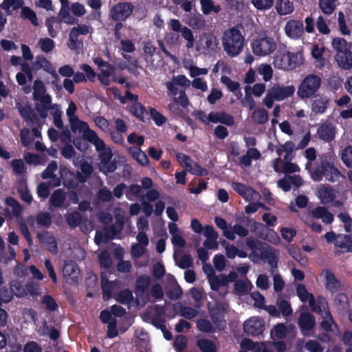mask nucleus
Here are the masks:
<instances>
[{
    "label": "nucleus",
    "instance_id": "21",
    "mask_svg": "<svg viewBox=\"0 0 352 352\" xmlns=\"http://www.w3.org/2000/svg\"><path fill=\"white\" fill-rule=\"evenodd\" d=\"M271 91L274 100L281 101L292 96L294 94L295 88L293 85L286 87L274 86L271 89Z\"/></svg>",
    "mask_w": 352,
    "mask_h": 352
},
{
    "label": "nucleus",
    "instance_id": "46",
    "mask_svg": "<svg viewBox=\"0 0 352 352\" xmlns=\"http://www.w3.org/2000/svg\"><path fill=\"white\" fill-rule=\"evenodd\" d=\"M252 117L255 123L263 124L268 120V112L265 109L260 108L252 112Z\"/></svg>",
    "mask_w": 352,
    "mask_h": 352
},
{
    "label": "nucleus",
    "instance_id": "47",
    "mask_svg": "<svg viewBox=\"0 0 352 352\" xmlns=\"http://www.w3.org/2000/svg\"><path fill=\"white\" fill-rule=\"evenodd\" d=\"M129 111L138 120L145 122L144 115L146 113L145 107L139 102H134L130 107Z\"/></svg>",
    "mask_w": 352,
    "mask_h": 352
},
{
    "label": "nucleus",
    "instance_id": "13",
    "mask_svg": "<svg viewBox=\"0 0 352 352\" xmlns=\"http://www.w3.org/2000/svg\"><path fill=\"white\" fill-rule=\"evenodd\" d=\"M45 92L46 89L43 81L40 79L35 80L33 85V99L42 104H51L52 98Z\"/></svg>",
    "mask_w": 352,
    "mask_h": 352
},
{
    "label": "nucleus",
    "instance_id": "35",
    "mask_svg": "<svg viewBox=\"0 0 352 352\" xmlns=\"http://www.w3.org/2000/svg\"><path fill=\"white\" fill-rule=\"evenodd\" d=\"M129 153L133 158L141 166H146L149 164V160L146 154L139 147H130Z\"/></svg>",
    "mask_w": 352,
    "mask_h": 352
},
{
    "label": "nucleus",
    "instance_id": "59",
    "mask_svg": "<svg viewBox=\"0 0 352 352\" xmlns=\"http://www.w3.org/2000/svg\"><path fill=\"white\" fill-rule=\"evenodd\" d=\"M41 303L45 306V308L50 311H54L58 308L56 301L50 295H45L42 298Z\"/></svg>",
    "mask_w": 352,
    "mask_h": 352
},
{
    "label": "nucleus",
    "instance_id": "44",
    "mask_svg": "<svg viewBox=\"0 0 352 352\" xmlns=\"http://www.w3.org/2000/svg\"><path fill=\"white\" fill-rule=\"evenodd\" d=\"M5 203L7 206L12 208V214L15 217H19L23 212V207L19 202L12 197H8Z\"/></svg>",
    "mask_w": 352,
    "mask_h": 352
},
{
    "label": "nucleus",
    "instance_id": "42",
    "mask_svg": "<svg viewBox=\"0 0 352 352\" xmlns=\"http://www.w3.org/2000/svg\"><path fill=\"white\" fill-rule=\"evenodd\" d=\"M248 221L249 223L248 225H250V230L254 232L257 236L262 239L268 228L265 224L261 222H256L252 219H248Z\"/></svg>",
    "mask_w": 352,
    "mask_h": 352
},
{
    "label": "nucleus",
    "instance_id": "50",
    "mask_svg": "<svg viewBox=\"0 0 352 352\" xmlns=\"http://www.w3.org/2000/svg\"><path fill=\"white\" fill-rule=\"evenodd\" d=\"M333 48L339 54L340 52H346L350 50L346 41L343 38H334L332 41Z\"/></svg>",
    "mask_w": 352,
    "mask_h": 352
},
{
    "label": "nucleus",
    "instance_id": "23",
    "mask_svg": "<svg viewBox=\"0 0 352 352\" xmlns=\"http://www.w3.org/2000/svg\"><path fill=\"white\" fill-rule=\"evenodd\" d=\"M63 273L65 277H68L74 281H78L80 271L74 261H69L65 263Z\"/></svg>",
    "mask_w": 352,
    "mask_h": 352
},
{
    "label": "nucleus",
    "instance_id": "1",
    "mask_svg": "<svg viewBox=\"0 0 352 352\" xmlns=\"http://www.w3.org/2000/svg\"><path fill=\"white\" fill-rule=\"evenodd\" d=\"M245 243L252 250L250 256L255 257L256 260L267 261L272 267V274L276 270L278 259L276 254L270 249L269 245L265 246L261 241L252 237H248Z\"/></svg>",
    "mask_w": 352,
    "mask_h": 352
},
{
    "label": "nucleus",
    "instance_id": "38",
    "mask_svg": "<svg viewBox=\"0 0 352 352\" xmlns=\"http://www.w3.org/2000/svg\"><path fill=\"white\" fill-rule=\"evenodd\" d=\"M101 288L104 300H109L111 297L113 283L103 273L101 274Z\"/></svg>",
    "mask_w": 352,
    "mask_h": 352
},
{
    "label": "nucleus",
    "instance_id": "34",
    "mask_svg": "<svg viewBox=\"0 0 352 352\" xmlns=\"http://www.w3.org/2000/svg\"><path fill=\"white\" fill-rule=\"evenodd\" d=\"M65 200L66 195L65 192L59 188L52 192L49 202L53 207L59 208L63 206Z\"/></svg>",
    "mask_w": 352,
    "mask_h": 352
},
{
    "label": "nucleus",
    "instance_id": "14",
    "mask_svg": "<svg viewBox=\"0 0 352 352\" xmlns=\"http://www.w3.org/2000/svg\"><path fill=\"white\" fill-rule=\"evenodd\" d=\"M151 285V278L146 274H142L136 278L135 285V293L139 298L146 296L148 297V289Z\"/></svg>",
    "mask_w": 352,
    "mask_h": 352
},
{
    "label": "nucleus",
    "instance_id": "54",
    "mask_svg": "<svg viewBox=\"0 0 352 352\" xmlns=\"http://www.w3.org/2000/svg\"><path fill=\"white\" fill-rule=\"evenodd\" d=\"M187 170L192 175L197 176H206L208 175V170L203 168L198 163L192 161L190 167H188Z\"/></svg>",
    "mask_w": 352,
    "mask_h": 352
},
{
    "label": "nucleus",
    "instance_id": "2",
    "mask_svg": "<svg viewBox=\"0 0 352 352\" xmlns=\"http://www.w3.org/2000/svg\"><path fill=\"white\" fill-rule=\"evenodd\" d=\"M224 51L230 57L238 56L243 48L244 38L236 28L226 30L222 36Z\"/></svg>",
    "mask_w": 352,
    "mask_h": 352
},
{
    "label": "nucleus",
    "instance_id": "26",
    "mask_svg": "<svg viewBox=\"0 0 352 352\" xmlns=\"http://www.w3.org/2000/svg\"><path fill=\"white\" fill-rule=\"evenodd\" d=\"M325 272V287L331 293L337 292L341 287L340 282L335 276V275L329 270Z\"/></svg>",
    "mask_w": 352,
    "mask_h": 352
},
{
    "label": "nucleus",
    "instance_id": "7",
    "mask_svg": "<svg viewBox=\"0 0 352 352\" xmlns=\"http://www.w3.org/2000/svg\"><path fill=\"white\" fill-rule=\"evenodd\" d=\"M253 53L256 56H266L276 49L274 38L268 36L257 38L252 43Z\"/></svg>",
    "mask_w": 352,
    "mask_h": 352
},
{
    "label": "nucleus",
    "instance_id": "28",
    "mask_svg": "<svg viewBox=\"0 0 352 352\" xmlns=\"http://www.w3.org/2000/svg\"><path fill=\"white\" fill-rule=\"evenodd\" d=\"M322 320L320 322V327L325 332H333L332 326L336 329L338 328L329 309L324 311V314H322Z\"/></svg>",
    "mask_w": 352,
    "mask_h": 352
},
{
    "label": "nucleus",
    "instance_id": "17",
    "mask_svg": "<svg viewBox=\"0 0 352 352\" xmlns=\"http://www.w3.org/2000/svg\"><path fill=\"white\" fill-rule=\"evenodd\" d=\"M298 324L301 330L302 333L306 336L307 331L313 329L316 325V320L314 316L309 312H302L300 314Z\"/></svg>",
    "mask_w": 352,
    "mask_h": 352
},
{
    "label": "nucleus",
    "instance_id": "61",
    "mask_svg": "<svg viewBox=\"0 0 352 352\" xmlns=\"http://www.w3.org/2000/svg\"><path fill=\"white\" fill-rule=\"evenodd\" d=\"M262 239L274 245H278L280 242V239L278 234L270 228H267Z\"/></svg>",
    "mask_w": 352,
    "mask_h": 352
},
{
    "label": "nucleus",
    "instance_id": "6",
    "mask_svg": "<svg viewBox=\"0 0 352 352\" xmlns=\"http://www.w3.org/2000/svg\"><path fill=\"white\" fill-rule=\"evenodd\" d=\"M210 318L213 324L220 330L224 329L226 325L225 314L227 308L224 303L216 302L212 306L208 305Z\"/></svg>",
    "mask_w": 352,
    "mask_h": 352
},
{
    "label": "nucleus",
    "instance_id": "45",
    "mask_svg": "<svg viewBox=\"0 0 352 352\" xmlns=\"http://www.w3.org/2000/svg\"><path fill=\"white\" fill-rule=\"evenodd\" d=\"M21 14L23 19H28L34 26L36 27L39 25L35 12L30 8L28 6L23 7Z\"/></svg>",
    "mask_w": 352,
    "mask_h": 352
},
{
    "label": "nucleus",
    "instance_id": "60",
    "mask_svg": "<svg viewBox=\"0 0 352 352\" xmlns=\"http://www.w3.org/2000/svg\"><path fill=\"white\" fill-rule=\"evenodd\" d=\"M98 260L102 267L108 269L110 268L112 265V259L111 255L107 250H104L100 254Z\"/></svg>",
    "mask_w": 352,
    "mask_h": 352
},
{
    "label": "nucleus",
    "instance_id": "19",
    "mask_svg": "<svg viewBox=\"0 0 352 352\" xmlns=\"http://www.w3.org/2000/svg\"><path fill=\"white\" fill-rule=\"evenodd\" d=\"M330 100L325 96L315 95L311 102V111L316 114L324 113L329 104Z\"/></svg>",
    "mask_w": 352,
    "mask_h": 352
},
{
    "label": "nucleus",
    "instance_id": "53",
    "mask_svg": "<svg viewBox=\"0 0 352 352\" xmlns=\"http://www.w3.org/2000/svg\"><path fill=\"white\" fill-rule=\"evenodd\" d=\"M259 74L263 76V78L265 82L270 80L273 76V69L270 65L263 63L258 67Z\"/></svg>",
    "mask_w": 352,
    "mask_h": 352
},
{
    "label": "nucleus",
    "instance_id": "39",
    "mask_svg": "<svg viewBox=\"0 0 352 352\" xmlns=\"http://www.w3.org/2000/svg\"><path fill=\"white\" fill-rule=\"evenodd\" d=\"M17 192L19 194L22 201L30 204L32 201V197L30 194L25 182H20L17 184Z\"/></svg>",
    "mask_w": 352,
    "mask_h": 352
},
{
    "label": "nucleus",
    "instance_id": "55",
    "mask_svg": "<svg viewBox=\"0 0 352 352\" xmlns=\"http://www.w3.org/2000/svg\"><path fill=\"white\" fill-rule=\"evenodd\" d=\"M69 121L70 122L71 130L74 133H76L77 131L82 132L88 126V124L86 122L80 120L78 116H75L73 119H70Z\"/></svg>",
    "mask_w": 352,
    "mask_h": 352
},
{
    "label": "nucleus",
    "instance_id": "37",
    "mask_svg": "<svg viewBox=\"0 0 352 352\" xmlns=\"http://www.w3.org/2000/svg\"><path fill=\"white\" fill-rule=\"evenodd\" d=\"M276 10L280 15L290 14L294 10L293 3L289 0H278L276 4Z\"/></svg>",
    "mask_w": 352,
    "mask_h": 352
},
{
    "label": "nucleus",
    "instance_id": "63",
    "mask_svg": "<svg viewBox=\"0 0 352 352\" xmlns=\"http://www.w3.org/2000/svg\"><path fill=\"white\" fill-rule=\"evenodd\" d=\"M81 220V214L78 212H72L66 217L67 223L73 228L77 227L80 223Z\"/></svg>",
    "mask_w": 352,
    "mask_h": 352
},
{
    "label": "nucleus",
    "instance_id": "58",
    "mask_svg": "<svg viewBox=\"0 0 352 352\" xmlns=\"http://www.w3.org/2000/svg\"><path fill=\"white\" fill-rule=\"evenodd\" d=\"M341 159L348 168H352V146H347L342 150Z\"/></svg>",
    "mask_w": 352,
    "mask_h": 352
},
{
    "label": "nucleus",
    "instance_id": "32",
    "mask_svg": "<svg viewBox=\"0 0 352 352\" xmlns=\"http://www.w3.org/2000/svg\"><path fill=\"white\" fill-rule=\"evenodd\" d=\"M19 112L24 120L30 126L34 124L39 120L38 116L30 106L21 107Z\"/></svg>",
    "mask_w": 352,
    "mask_h": 352
},
{
    "label": "nucleus",
    "instance_id": "29",
    "mask_svg": "<svg viewBox=\"0 0 352 352\" xmlns=\"http://www.w3.org/2000/svg\"><path fill=\"white\" fill-rule=\"evenodd\" d=\"M232 188L235 192L245 199L252 197L256 190L251 186L239 182H233Z\"/></svg>",
    "mask_w": 352,
    "mask_h": 352
},
{
    "label": "nucleus",
    "instance_id": "27",
    "mask_svg": "<svg viewBox=\"0 0 352 352\" xmlns=\"http://www.w3.org/2000/svg\"><path fill=\"white\" fill-rule=\"evenodd\" d=\"M336 58L338 65L344 69H350L352 67V52L350 50L336 54Z\"/></svg>",
    "mask_w": 352,
    "mask_h": 352
},
{
    "label": "nucleus",
    "instance_id": "20",
    "mask_svg": "<svg viewBox=\"0 0 352 352\" xmlns=\"http://www.w3.org/2000/svg\"><path fill=\"white\" fill-rule=\"evenodd\" d=\"M324 237L328 243H333L335 246L342 250L346 248V242L350 239V234H336L334 232H327Z\"/></svg>",
    "mask_w": 352,
    "mask_h": 352
},
{
    "label": "nucleus",
    "instance_id": "31",
    "mask_svg": "<svg viewBox=\"0 0 352 352\" xmlns=\"http://www.w3.org/2000/svg\"><path fill=\"white\" fill-rule=\"evenodd\" d=\"M201 10L204 15L211 14H218L221 8L219 5H216L213 0H200Z\"/></svg>",
    "mask_w": 352,
    "mask_h": 352
},
{
    "label": "nucleus",
    "instance_id": "22",
    "mask_svg": "<svg viewBox=\"0 0 352 352\" xmlns=\"http://www.w3.org/2000/svg\"><path fill=\"white\" fill-rule=\"evenodd\" d=\"M317 134L320 140L329 142L334 139V127L331 124L322 123L317 129Z\"/></svg>",
    "mask_w": 352,
    "mask_h": 352
},
{
    "label": "nucleus",
    "instance_id": "24",
    "mask_svg": "<svg viewBox=\"0 0 352 352\" xmlns=\"http://www.w3.org/2000/svg\"><path fill=\"white\" fill-rule=\"evenodd\" d=\"M63 184L68 189L76 188L78 186L76 175L72 170L63 168L60 170Z\"/></svg>",
    "mask_w": 352,
    "mask_h": 352
},
{
    "label": "nucleus",
    "instance_id": "5",
    "mask_svg": "<svg viewBox=\"0 0 352 352\" xmlns=\"http://www.w3.org/2000/svg\"><path fill=\"white\" fill-rule=\"evenodd\" d=\"M301 64V60L297 53L287 52L276 54L273 60L275 68L289 71L296 69Z\"/></svg>",
    "mask_w": 352,
    "mask_h": 352
},
{
    "label": "nucleus",
    "instance_id": "11",
    "mask_svg": "<svg viewBox=\"0 0 352 352\" xmlns=\"http://www.w3.org/2000/svg\"><path fill=\"white\" fill-rule=\"evenodd\" d=\"M219 39L212 32L204 33L196 46L197 50H207L208 52H216L219 47Z\"/></svg>",
    "mask_w": 352,
    "mask_h": 352
},
{
    "label": "nucleus",
    "instance_id": "36",
    "mask_svg": "<svg viewBox=\"0 0 352 352\" xmlns=\"http://www.w3.org/2000/svg\"><path fill=\"white\" fill-rule=\"evenodd\" d=\"M188 24L194 30H199L204 28L206 21L201 14H190L188 18Z\"/></svg>",
    "mask_w": 352,
    "mask_h": 352
},
{
    "label": "nucleus",
    "instance_id": "43",
    "mask_svg": "<svg viewBox=\"0 0 352 352\" xmlns=\"http://www.w3.org/2000/svg\"><path fill=\"white\" fill-rule=\"evenodd\" d=\"M36 222L41 227L49 228L52 223V215L48 212H40L36 215Z\"/></svg>",
    "mask_w": 352,
    "mask_h": 352
},
{
    "label": "nucleus",
    "instance_id": "51",
    "mask_svg": "<svg viewBox=\"0 0 352 352\" xmlns=\"http://www.w3.org/2000/svg\"><path fill=\"white\" fill-rule=\"evenodd\" d=\"M320 198L323 204H329L335 199V194L333 190L330 188L324 187L319 192Z\"/></svg>",
    "mask_w": 352,
    "mask_h": 352
},
{
    "label": "nucleus",
    "instance_id": "16",
    "mask_svg": "<svg viewBox=\"0 0 352 352\" xmlns=\"http://www.w3.org/2000/svg\"><path fill=\"white\" fill-rule=\"evenodd\" d=\"M37 239L40 243L43 244L45 248L52 254H56L58 253V246L56 239L49 234L48 232H38Z\"/></svg>",
    "mask_w": 352,
    "mask_h": 352
},
{
    "label": "nucleus",
    "instance_id": "15",
    "mask_svg": "<svg viewBox=\"0 0 352 352\" xmlns=\"http://www.w3.org/2000/svg\"><path fill=\"white\" fill-rule=\"evenodd\" d=\"M286 34L292 38H300L304 32V27L302 21L290 19L285 25Z\"/></svg>",
    "mask_w": 352,
    "mask_h": 352
},
{
    "label": "nucleus",
    "instance_id": "49",
    "mask_svg": "<svg viewBox=\"0 0 352 352\" xmlns=\"http://www.w3.org/2000/svg\"><path fill=\"white\" fill-rule=\"evenodd\" d=\"M336 0H319V7L324 14H331L336 9Z\"/></svg>",
    "mask_w": 352,
    "mask_h": 352
},
{
    "label": "nucleus",
    "instance_id": "25",
    "mask_svg": "<svg viewBox=\"0 0 352 352\" xmlns=\"http://www.w3.org/2000/svg\"><path fill=\"white\" fill-rule=\"evenodd\" d=\"M124 228V221L121 219L116 218V222L110 226L104 229V237L106 241L109 239H113L114 237L120 234Z\"/></svg>",
    "mask_w": 352,
    "mask_h": 352
},
{
    "label": "nucleus",
    "instance_id": "30",
    "mask_svg": "<svg viewBox=\"0 0 352 352\" xmlns=\"http://www.w3.org/2000/svg\"><path fill=\"white\" fill-rule=\"evenodd\" d=\"M174 309L177 314L188 320H191L198 315V311L196 309L183 306L181 303L175 304Z\"/></svg>",
    "mask_w": 352,
    "mask_h": 352
},
{
    "label": "nucleus",
    "instance_id": "12",
    "mask_svg": "<svg viewBox=\"0 0 352 352\" xmlns=\"http://www.w3.org/2000/svg\"><path fill=\"white\" fill-rule=\"evenodd\" d=\"M244 331L251 336H258L265 330V322L258 317H254L247 320L243 324Z\"/></svg>",
    "mask_w": 352,
    "mask_h": 352
},
{
    "label": "nucleus",
    "instance_id": "4",
    "mask_svg": "<svg viewBox=\"0 0 352 352\" xmlns=\"http://www.w3.org/2000/svg\"><path fill=\"white\" fill-rule=\"evenodd\" d=\"M320 77L314 74L306 76L300 83L297 94L301 99H307L316 95L321 87Z\"/></svg>",
    "mask_w": 352,
    "mask_h": 352
},
{
    "label": "nucleus",
    "instance_id": "3",
    "mask_svg": "<svg viewBox=\"0 0 352 352\" xmlns=\"http://www.w3.org/2000/svg\"><path fill=\"white\" fill-rule=\"evenodd\" d=\"M340 175L338 169L328 160L327 157H322L320 165L311 173V177L315 182H320L323 177L331 182H336Z\"/></svg>",
    "mask_w": 352,
    "mask_h": 352
},
{
    "label": "nucleus",
    "instance_id": "10",
    "mask_svg": "<svg viewBox=\"0 0 352 352\" xmlns=\"http://www.w3.org/2000/svg\"><path fill=\"white\" fill-rule=\"evenodd\" d=\"M169 25L170 29L176 32H180L182 38L186 41V47L188 50L193 48L195 45V36L192 31L186 26L182 25L178 19H172Z\"/></svg>",
    "mask_w": 352,
    "mask_h": 352
},
{
    "label": "nucleus",
    "instance_id": "9",
    "mask_svg": "<svg viewBox=\"0 0 352 352\" xmlns=\"http://www.w3.org/2000/svg\"><path fill=\"white\" fill-rule=\"evenodd\" d=\"M93 60L100 70V74L97 76L98 79L104 86H109L110 85L109 78L114 72V67L101 57L94 58Z\"/></svg>",
    "mask_w": 352,
    "mask_h": 352
},
{
    "label": "nucleus",
    "instance_id": "41",
    "mask_svg": "<svg viewBox=\"0 0 352 352\" xmlns=\"http://www.w3.org/2000/svg\"><path fill=\"white\" fill-rule=\"evenodd\" d=\"M196 344L201 352H217V347L214 342L209 339L200 338Z\"/></svg>",
    "mask_w": 352,
    "mask_h": 352
},
{
    "label": "nucleus",
    "instance_id": "33",
    "mask_svg": "<svg viewBox=\"0 0 352 352\" xmlns=\"http://www.w3.org/2000/svg\"><path fill=\"white\" fill-rule=\"evenodd\" d=\"M175 104H168V109L173 112H177V110L180 113L183 111L177 107V104L181 105L183 108H187L189 104V100L184 90L179 91V96L174 98Z\"/></svg>",
    "mask_w": 352,
    "mask_h": 352
},
{
    "label": "nucleus",
    "instance_id": "52",
    "mask_svg": "<svg viewBox=\"0 0 352 352\" xmlns=\"http://www.w3.org/2000/svg\"><path fill=\"white\" fill-rule=\"evenodd\" d=\"M188 345V338L184 335H178L175 337L173 346L177 352H184Z\"/></svg>",
    "mask_w": 352,
    "mask_h": 352
},
{
    "label": "nucleus",
    "instance_id": "18",
    "mask_svg": "<svg viewBox=\"0 0 352 352\" xmlns=\"http://www.w3.org/2000/svg\"><path fill=\"white\" fill-rule=\"evenodd\" d=\"M208 120L212 123L217 124L219 122L229 126L234 124L233 116L226 111H212L208 115Z\"/></svg>",
    "mask_w": 352,
    "mask_h": 352
},
{
    "label": "nucleus",
    "instance_id": "8",
    "mask_svg": "<svg viewBox=\"0 0 352 352\" xmlns=\"http://www.w3.org/2000/svg\"><path fill=\"white\" fill-rule=\"evenodd\" d=\"M134 6L131 2L118 3L110 10V16L113 21H124L133 13Z\"/></svg>",
    "mask_w": 352,
    "mask_h": 352
},
{
    "label": "nucleus",
    "instance_id": "64",
    "mask_svg": "<svg viewBox=\"0 0 352 352\" xmlns=\"http://www.w3.org/2000/svg\"><path fill=\"white\" fill-rule=\"evenodd\" d=\"M278 310L283 316L287 317L292 314L293 310L290 303L286 300H281L278 303Z\"/></svg>",
    "mask_w": 352,
    "mask_h": 352
},
{
    "label": "nucleus",
    "instance_id": "40",
    "mask_svg": "<svg viewBox=\"0 0 352 352\" xmlns=\"http://www.w3.org/2000/svg\"><path fill=\"white\" fill-rule=\"evenodd\" d=\"M69 10V6H61L58 13L60 21L69 25L78 23V20L70 14Z\"/></svg>",
    "mask_w": 352,
    "mask_h": 352
},
{
    "label": "nucleus",
    "instance_id": "57",
    "mask_svg": "<svg viewBox=\"0 0 352 352\" xmlns=\"http://www.w3.org/2000/svg\"><path fill=\"white\" fill-rule=\"evenodd\" d=\"M197 329L204 333H214V328L212 324L207 319H199L197 322Z\"/></svg>",
    "mask_w": 352,
    "mask_h": 352
},
{
    "label": "nucleus",
    "instance_id": "48",
    "mask_svg": "<svg viewBox=\"0 0 352 352\" xmlns=\"http://www.w3.org/2000/svg\"><path fill=\"white\" fill-rule=\"evenodd\" d=\"M133 298L132 292L129 289L121 290L117 295L116 300L122 305L129 304Z\"/></svg>",
    "mask_w": 352,
    "mask_h": 352
},
{
    "label": "nucleus",
    "instance_id": "62",
    "mask_svg": "<svg viewBox=\"0 0 352 352\" xmlns=\"http://www.w3.org/2000/svg\"><path fill=\"white\" fill-rule=\"evenodd\" d=\"M196 0H172V2L186 12H190L195 6Z\"/></svg>",
    "mask_w": 352,
    "mask_h": 352
},
{
    "label": "nucleus",
    "instance_id": "56",
    "mask_svg": "<svg viewBox=\"0 0 352 352\" xmlns=\"http://www.w3.org/2000/svg\"><path fill=\"white\" fill-rule=\"evenodd\" d=\"M149 113L154 121L155 124L157 126H162L164 124L166 123L167 119L166 118L163 116L162 113H160L156 109L153 107H150L149 109Z\"/></svg>",
    "mask_w": 352,
    "mask_h": 352
}]
</instances>
